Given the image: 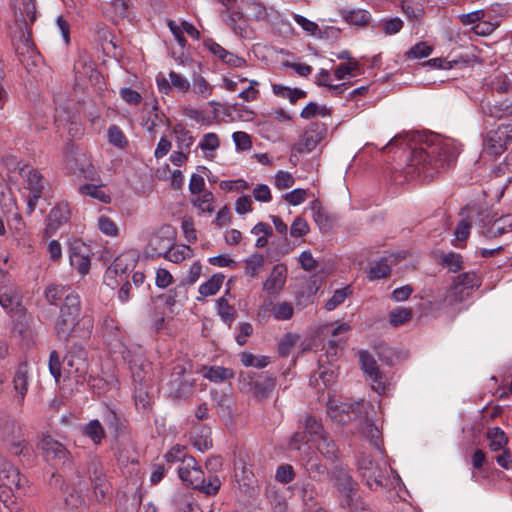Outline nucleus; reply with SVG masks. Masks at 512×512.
<instances>
[{
	"label": "nucleus",
	"mask_w": 512,
	"mask_h": 512,
	"mask_svg": "<svg viewBox=\"0 0 512 512\" xmlns=\"http://www.w3.org/2000/svg\"><path fill=\"white\" fill-rule=\"evenodd\" d=\"M323 129L318 124H311L304 132L300 141L296 144L295 150L299 153H309L313 151L323 138Z\"/></svg>",
	"instance_id": "nucleus-17"
},
{
	"label": "nucleus",
	"mask_w": 512,
	"mask_h": 512,
	"mask_svg": "<svg viewBox=\"0 0 512 512\" xmlns=\"http://www.w3.org/2000/svg\"><path fill=\"white\" fill-rule=\"evenodd\" d=\"M343 18L351 25L364 27L369 23L371 14L364 9H353L346 11Z\"/></svg>",
	"instance_id": "nucleus-36"
},
{
	"label": "nucleus",
	"mask_w": 512,
	"mask_h": 512,
	"mask_svg": "<svg viewBox=\"0 0 512 512\" xmlns=\"http://www.w3.org/2000/svg\"><path fill=\"white\" fill-rule=\"evenodd\" d=\"M361 405L362 403L360 402L347 404L342 402L340 403L335 399H330L328 402V414L333 420L345 423L356 416Z\"/></svg>",
	"instance_id": "nucleus-15"
},
{
	"label": "nucleus",
	"mask_w": 512,
	"mask_h": 512,
	"mask_svg": "<svg viewBox=\"0 0 512 512\" xmlns=\"http://www.w3.org/2000/svg\"><path fill=\"white\" fill-rule=\"evenodd\" d=\"M334 478L339 491L346 497L347 505H351L352 494L355 491V483L351 476L343 469L334 472Z\"/></svg>",
	"instance_id": "nucleus-26"
},
{
	"label": "nucleus",
	"mask_w": 512,
	"mask_h": 512,
	"mask_svg": "<svg viewBox=\"0 0 512 512\" xmlns=\"http://www.w3.org/2000/svg\"><path fill=\"white\" fill-rule=\"evenodd\" d=\"M224 278L225 276L222 273L213 274L206 282L199 286V296L196 297V300L202 302L207 297L216 295L223 285Z\"/></svg>",
	"instance_id": "nucleus-22"
},
{
	"label": "nucleus",
	"mask_w": 512,
	"mask_h": 512,
	"mask_svg": "<svg viewBox=\"0 0 512 512\" xmlns=\"http://www.w3.org/2000/svg\"><path fill=\"white\" fill-rule=\"evenodd\" d=\"M163 121L164 116L158 111L157 107L153 103H146L141 117V126L148 132L155 133L156 128L161 126Z\"/></svg>",
	"instance_id": "nucleus-20"
},
{
	"label": "nucleus",
	"mask_w": 512,
	"mask_h": 512,
	"mask_svg": "<svg viewBox=\"0 0 512 512\" xmlns=\"http://www.w3.org/2000/svg\"><path fill=\"white\" fill-rule=\"evenodd\" d=\"M187 374V366L185 364H177L173 368V372L171 374V384L175 387L178 393L186 392L188 387L193 385V379Z\"/></svg>",
	"instance_id": "nucleus-24"
},
{
	"label": "nucleus",
	"mask_w": 512,
	"mask_h": 512,
	"mask_svg": "<svg viewBox=\"0 0 512 512\" xmlns=\"http://www.w3.org/2000/svg\"><path fill=\"white\" fill-rule=\"evenodd\" d=\"M316 448L318 452L328 460H334L337 457V446L334 441L326 433L316 441Z\"/></svg>",
	"instance_id": "nucleus-32"
},
{
	"label": "nucleus",
	"mask_w": 512,
	"mask_h": 512,
	"mask_svg": "<svg viewBox=\"0 0 512 512\" xmlns=\"http://www.w3.org/2000/svg\"><path fill=\"white\" fill-rule=\"evenodd\" d=\"M242 8L247 11L248 17L263 20L267 17V8L257 0H241Z\"/></svg>",
	"instance_id": "nucleus-35"
},
{
	"label": "nucleus",
	"mask_w": 512,
	"mask_h": 512,
	"mask_svg": "<svg viewBox=\"0 0 512 512\" xmlns=\"http://www.w3.org/2000/svg\"><path fill=\"white\" fill-rule=\"evenodd\" d=\"M272 90L276 96L288 99L292 104L306 95V93L301 89H291L281 84H273Z\"/></svg>",
	"instance_id": "nucleus-40"
},
{
	"label": "nucleus",
	"mask_w": 512,
	"mask_h": 512,
	"mask_svg": "<svg viewBox=\"0 0 512 512\" xmlns=\"http://www.w3.org/2000/svg\"><path fill=\"white\" fill-rule=\"evenodd\" d=\"M295 183V179L291 173L279 170L274 177V185L279 190L291 188Z\"/></svg>",
	"instance_id": "nucleus-58"
},
{
	"label": "nucleus",
	"mask_w": 512,
	"mask_h": 512,
	"mask_svg": "<svg viewBox=\"0 0 512 512\" xmlns=\"http://www.w3.org/2000/svg\"><path fill=\"white\" fill-rule=\"evenodd\" d=\"M358 465L363 478L366 479V483L371 489H376L384 485V480L388 473L386 463L375 464L370 458L362 457L359 459Z\"/></svg>",
	"instance_id": "nucleus-7"
},
{
	"label": "nucleus",
	"mask_w": 512,
	"mask_h": 512,
	"mask_svg": "<svg viewBox=\"0 0 512 512\" xmlns=\"http://www.w3.org/2000/svg\"><path fill=\"white\" fill-rule=\"evenodd\" d=\"M217 310L218 314L221 317V319L226 322L230 323L234 320L235 317V309L233 306H231L225 296L221 297L217 301Z\"/></svg>",
	"instance_id": "nucleus-55"
},
{
	"label": "nucleus",
	"mask_w": 512,
	"mask_h": 512,
	"mask_svg": "<svg viewBox=\"0 0 512 512\" xmlns=\"http://www.w3.org/2000/svg\"><path fill=\"white\" fill-rule=\"evenodd\" d=\"M107 137L108 142L116 148L124 149L127 145V138L117 125H112L108 128Z\"/></svg>",
	"instance_id": "nucleus-49"
},
{
	"label": "nucleus",
	"mask_w": 512,
	"mask_h": 512,
	"mask_svg": "<svg viewBox=\"0 0 512 512\" xmlns=\"http://www.w3.org/2000/svg\"><path fill=\"white\" fill-rule=\"evenodd\" d=\"M0 305L7 312H13L20 306V298L13 291L4 292L0 295Z\"/></svg>",
	"instance_id": "nucleus-56"
},
{
	"label": "nucleus",
	"mask_w": 512,
	"mask_h": 512,
	"mask_svg": "<svg viewBox=\"0 0 512 512\" xmlns=\"http://www.w3.org/2000/svg\"><path fill=\"white\" fill-rule=\"evenodd\" d=\"M486 438L489 442V448L492 451L502 450L508 443L505 432L499 427L489 428L486 433Z\"/></svg>",
	"instance_id": "nucleus-31"
},
{
	"label": "nucleus",
	"mask_w": 512,
	"mask_h": 512,
	"mask_svg": "<svg viewBox=\"0 0 512 512\" xmlns=\"http://www.w3.org/2000/svg\"><path fill=\"white\" fill-rule=\"evenodd\" d=\"M175 240V230L170 225L162 226L150 238L146 253L151 257L164 256Z\"/></svg>",
	"instance_id": "nucleus-6"
},
{
	"label": "nucleus",
	"mask_w": 512,
	"mask_h": 512,
	"mask_svg": "<svg viewBox=\"0 0 512 512\" xmlns=\"http://www.w3.org/2000/svg\"><path fill=\"white\" fill-rule=\"evenodd\" d=\"M190 202L199 214L211 215L215 211V198L210 191L192 196Z\"/></svg>",
	"instance_id": "nucleus-28"
},
{
	"label": "nucleus",
	"mask_w": 512,
	"mask_h": 512,
	"mask_svg": "<svg viewBox=\"0 0 512 512\" xmlns=\"http://www.w3.org/2000/svg\"><path fill=\"white\" fill-rule=\"evenodd\" d=\"M0 483V486L13 488L21 494L25 492L28 480L17 468L0 456Z\"/></svg>",
	"instance_id": "nucleus-8"
},
{
	"label": "nucleus",
	"mask_w": 512,
	"mask_h": 512,
	"mask_svg": "<svg viewBox=\"0 0 512 512\" xmlns=\"http://www.w3.org/2000/svg\"><path fill=\"white\" fill-rule=\"evenodd\" d=\"M330 109L324 105H319L315 102L307 104L300 113L304 119H310L315 116L327 117L330 116Z\"/></svg>",
	"instance_id": "nucleus-47"
},
{
	"label": "nucleus",
	"mask_w": 512,
	"mask_h": 512,
	"mask_svg": "<svg viewBox=\"0 0 512 512\" xmlns=\"http://www.w3.org/2000/svg\"><path fill=\"white\" fill-rule=\"evenodd\" d=\"M49 371L54 379L58 382L62 376L63 363L60 362V356L57 351H51L49 355Z\"/></svg>",
	"instance_id": "nucleus-60"
},
{
	"label": "nucleus",
	"mask_w": 512,
	"mask_h": 512,
	"mask_svg": "<svg viewBox=\"0 0 512 512\" xmlns=\"http://www.w3.org/2000/svg\"><path fill=\"white\" fill-rule=\"evenodd\" d=\"M213 92L211 85L203 76H196L193 79L192 93L201 99H207Z\"/></svg>",
	"instance_id": "nucleus-44"
},
{
	"label": "nucleus",
	"mask_w": 512,
	"mask_h": 512,
	"mask_svg": "<svg viewBox=\"0 0 512 512\" xmlns=\"http://www.w3.org/2000/svg\"><path fill=\"white\" fill-rule=\"evenodd\" d=\"M104 282L110 286L111 288H116L121 285L119 294L120 298L127 299L128 298V280L121 279L120 271L114 266L110 265L105 274H104Z\"/></svg>",
	"instance_id": "nucleus-25"
},
{
	"label": "nucleus",
	"mask_w": 512,
	"mask_h": 512,
	"mask_svg": "<svg viewBox=\"0 0 512 512\" xmlns=\"http://www.w3.org/2000/svg\"><path fill=\"white\" fill-rule=\"evenodd\" d=\"M287 269L284 265H275L263 283V290L269 295H276L282 291L286 283Z\"/></svg>",
	"instance_id": "nucleus-18"
},
{
	"label": "nucleus",
	"mask_w": 512,
	"mask_h": 512,
	"mask_svg": "<svg viewBox=\"0 0 512 512\" xmlns=\"http://www.w3.org/2000/svg\"><path fill=\"white\" fill-rule=\"evenodd\" d=\"M192 256V250L188 245H174L172 244L171 248L168 249L166 254L163 256L170 262L180 263L183 260Z\"/></svg>",
	"instance_id": "nucleus-37"
},
{
	"label": "nucleus",
	"mask_w": 512,
	"mask_h": 512,
	"mask_svg": "<svg viewBox=\"0 0 512 512\" xmlns=\"http://www.w3.org/2000/svg\"><path fill=\"white\" fill-rule=\"evenodd\" d=\"M98 228L102 233L108 236H116L118 234L116 223L105 215L98 218Z\"/></svg>",
	"instance_id": "nucleus-62"
},
{
	"label": "nucleus",
	"mask_w": 512,
	"mask_h": 512,
	"mask_svg": "<svg viewBox=\"0 0 512 512\" xmlns=\"http://www.w3.org/2000/svg\"><path fill=\"white\" fill-rule=\"evenodd\" d=\"M266 308L270 315L278 321H288L294 315V306L288 301L269 302Z\"/></svg>",
	"instance_id": "nucleus-23"
},
{
	"label": "nucleus",
	"mask_w": 512,
	"mask_h": 512,
	"mask_svg": "<svg viewBox=\"0 0 512 512\" xmlns=\"http://www.w3.org/2000/svg\"><path fill=\"white\" fill-rule=\"evenodd\" d=\"M300 340V335L297 333H286L283 335L279 342L278 351L281 356H288L295 345Z\"/></svg>",
	"instance_id": "nucleus-50"
},
{
	"label": "nucleus",
	"mask_w": 512,
	"mask_h": 512,
	"mask_svg": "<svg viewBox=\"0 0 512 512\" xmlns=\"http://www.w3.org/2000/svg\"><path fill=\"white\" fill-rule=\"evenodd\" d=\"M303 427L305 433L308 434L309 436V441L311 442L316 441L317 439L326 434L322 424L312 416L305 417Z\"/></svg>",
	"instance_id": "nucleus-41"
},
{
	"label": "nucleus",
	"mask_w": 512,
	"mask_h": 512,
	"mask_svg": "<svg viewBox=\"0 0 512 512\" xmlns=\"http://www.w3.org/2000/svg\"><path fill=\"white\" fill-rule=\"evenodd\" d=\"M359 359L361 368L371 388L379 395L386 394L391 383L388 377L379 371L375 359L367 351L360 352Z\"/></svg>",
	"instance_id": "nucleus-5"
},
{
	"label": "nucleus",
	"mask_w": 512,
	"mask_h": 512,
	"mask_svg": "<svg viewBox=\"0 0 512 512\" xmlns=\"http://www.w3.org/2000/svg\"><path fill=\"white\" fill-rule=\"evenodd\" d=\"M203 376L213 382H221L234 376L232 370L220 366L203 369Z\"/></svg>",
	"instance_id": "nucleus-42"
},
{
	"label": "nucleus",
	"mask_w": 512,
	"mask_h": 512,
	"mask_svg": "<svg viewBox=\"0 0 512 512\" xmlns=\"http://www.w3.org/2000/svg\"><path fill=\"white\" fill-rule=\"evenodd\" d=\"M44 184V179L38 171L33 169L28 171L25 186V188L29 190L27 197L28 214H31L35 210L38 200L42 197Z\"/></svg>",
	"instance_id": "nucleus-12"
},
{
	"label": "nucleus",
	"mask_w": 512,
	"mask_h": 512,
	"mask_svg": "<svg viewBox=\"0 0 512 512\" xmlns=\"http://www.w3.org/2000/svg\"><path fill=\"white\" fill-rule=\"evenodd\" d=\"M156 83L159 91L163 94H169L174 89L178 93L186 95L191 89L188 78L175 71H170L168 77L159 73L156 77Z\"/></svg>",
	"instance_id": "nucleus-9"
},
{
	"label": "nucleus",
	"mask_w": 512,
	"mask_h": 512,
	"mask_svg": "<svg viewBox=\"0 0 512 512\" xmlns=\"http://www.w3.org/2000/svg\"><path fill=\"white\" fill-rule=\"evenodd\" d=\"M476 284L477 279L474 274L467 273L458 276L457 281L448 292L447 300L451 303L464 300L469 294L468 290L473 288Z\"/></svg>",
	"instance_id": "nucleus-16"
},
{
	"label": "nucleus",
	"mask_w": 512,
	"mask_h": 512,
	"mask_svg": "<svg viewBox=\"0 0 512 512\" xmlns=\"http://www.w3.org/2000/svg\"><path fill=\"white\" fill-rule=\"evenodd\" d=\"M360 64L357 59H349V62L340 64L334 71L338 80H347L359 74Z\"/></svg>",
	"instance_id": "nucleus-33"
},
{
	"label": "nucleus",
	"mask_w": 512,
	"mask_h": 512,
	"mask_svg": "<svg viewBox=\"0 0 512 512\" xmlns=\"http://www.w3.org/2000/svg\"><path fill=\"white\" fill-rule=\"evenodd\" d=\"M80 312V297L75 292L66 295L60 308V315L55 323V332L58 339L67 341L72 334Z\"/></svg>",
	"instance_id": "nucleus-3"
},
{
	"label": "nucleus",
	"mask_w": 512,
	"mask_h": 512,
	"mask_svg": "<svg viewBox=\"0 0 512 512\" xmlns=\"http://www.w3.org/2000/svg\"><path fill=\"white\" fill-rule=\"evenodd\" d=\"M432 51V47L426 42H419L406 52V57L408 59H421L430 56Z\"/></svg>",
	"instance_id": "nucleus-54"
},
{
	"label": "nucleus",
	"mask_w": 512,
	"mask_h": 512,
	"mask_svg": "<svg viewBox=\"0 0 512 512\" xmlns=\"http://www.w3.org/2000/svg\"><path fill=\"white\" fill-rule=\"evenodd\" d=\"M220 146V140L217 134L215 133H207L203 135L202 139L200 140L198 147L202 150H209V151H215Z\"/></svg>",
	"instance_id": "nucleus-63"
},
{
	"label": "nucleus",
	"mask_w": 512,
	"mask_h": 512,
	"mask_svg": "<svg viewBox=\"0 0 512 512\" xmlns=\"http://www.w3.org/2000/svg\"><path fill=\"white\" fill-rule=\"evenodd\" d=\"M73 292L70 287L61 284H51L45 290V298L51 305H56L63 297Z\"/></svg>",
	"instance_id": "nucleus-39"
},
{
	"label": "nucleus",
	"mask_w": 512,
	"mask_h": 512,
	"mask_svg": "<svg viewBox=\"0 0 512 512\" xmlns=\"http://www.w3.org/2000/svg\"><path fill=\"white\" fill-rule=\"evenodd\" d=\"M66 168L71 174L83 177L84 179L91 181L96 180V169L91 163L87 161H80L75 157L68 156L66 158Z\"/></svg>",
	"instance_id": "nucleus-19"
},
{
	"label": "nucleus",
	"mask_w": 512,
	"mask_h": 512,
	"mask_svg": "<svg viewBox=\"0 0 512 512\" xmlns=\"http://www.w3.org/2000/svg\"><path fill=\"white\" fill-rule=\"evenodd\" d=\"M251 234L258 236L255 246L263 248L268 243V237L272 235V228L266 223L259 222L251 229Z\"/></svg>",
	"instance_id": "nucleus-45"
},
{
	"label": "nucleus",
	"mask_w": 512,
	"mask_h": 512,
	"mask_svg": "<svg viewBox=\"0 0 512 512\" xmlns=\"http://www.w3.org/2000/svg\"><path fill=\"white\" fill-rule=\"evenodd\" d=\"M391 272V267L387 258L374 263L369 270V279H381L387 277Z\"/></svg>",
	"instance_id": "nucleus-52"
},
{
	"label": "nucleus",
	"mask_w": 512,
	"mask_h": 512,
	"mask_svg": "<svg viewBox=\"0 0 512 512\" xmlns=\"http://www.w3.org/2000/svg\"><path fill=\"white\" fill-rule=\"evenodd\" d=\"M403 13L413 22H419L424 15V6L421 0H405L401 2Z\"/></svg>",
	"instance_id": "nucleus-30"
},
{
	"label": "nucleus",
	"mask_w": 512,
	"mask_h": 512,
	"mask_svg": "<svg viewBox=\"0 0 512 512\" xmlns=\"http://www.w3.org/2000/svg\"><path fill=\"white\" fill-rule=\"evenodd\" d=\"M174 132H175L177 147L180 150L189 152L191 146L194 143V137L192 136V134L188 130H186L185 128H183L181 126H176L174 128Z\"/></svg>",
	"instance_id": "nucleus-46"
},
{
	"label": "nucleus",
	"mask_w": 512,
	"mask_h": 512,
	"mask_svg": "<svg viewBox=\"0 0 512 512\" xmlns=\"http://www.w3.org/2000/svg\"><path fill=\"white\" fill-rule=\"evenodd\" d=\"M2 440L8 449L16 456H28L30 447L21 425L13 420H7L0 425Z\"/></svg>",
	"instance_id": "nucleus-4"
},
{
	"label": "nucleus",
	"mask_w": 512,
	"mask_h": 512,
	"mask_svg": "<svg viewBox=\"0 0 512 512\" xmlns=\"http://www.w3.org/2000/svg\"><path fill=\"white\" fill-rule=\"evenodd\" d=\"M79 193L83 196H89L102 203H109L110 195L103 189L102 185L84 184L79 187Z\"/></svg>",
	"instance_id": "nucleus-34"
},
{
	"label": "nucleus",
	"mask_w": 512,
	"mask_h": 512,
	"mask_svg": "<svg viewBox=\"0 0 512 512\" xmlns=\"http://www.w3.org/2000/svg\"><path fill=\"white\" fill-rule=\"evenodd\" d=\"M241 363L246 367L265 368L270 364L271 359L265 355H254L249 352H243L240 356Z\"/></svg>",
	"instance_id": "nucleus-43"
},
{
	"label": "nucleus",
	"mask_w": 512,
	"mask_h": 512,
	"mask_svg": "<svg viewBox=\"0 0 512 512\" xmlns=\"http://www.w3.org/2000/svg\"><path fill=\"white\" fill-rule=\"evenodd\" d=\"M23 8L16 7L12 4V9L15 16V22L22 34L28 31L29 25L33 24L36 20V7L34 0H22Z\"/></svg>",
	"instance_id": "nucleus-13"
},
{
	"label": "nucleus",
	"mask_w": 512,
	"mask_h": 512,
	"mask_svg": "<svg viewBox=\"0 0 512 512\" xmlns=\"http://www.w3.org/2000/svg\"><path fill=\"white\" fill-rule=\"evenodd\" d=\"M382 31L386 35H394L401 31L403 28V21L399 17L386 19L381 24Z\"/></svg>",
	"instance_id": "nucleus-64"
},
{
	"label": "nucleus",
	"mask_w": 512,
	"mask_h": 512,
	"mask_svg": "<svg viewBox=\"0 0 512 512\" xmlns=\"http://www.w3.org/2000/svg\"><path fill=\"white\" fill-rule=\"evenodd\" d=\"M274 388V382L270 379H267L263 382L256 381L253 384V396L258 400L266 399Z\"/></svg>",
	"instance_id": "nucleus-53"
},
{
	"label": "nucleus",
	"mask_w": 512,
	"mask_h": 512,
	"mask_svg": "<svg viewBox=\"0 0 512 512\" xmlns=\"http://www.w3.org/2000/svg\"><path fill=\"white\" fill-rule=\"evenodd\" d=\"M441 263L448 270L456 272L461 269L462 257L457 253L450 252L443 255L441 258Z\"/></svg>",
	"instance_id": "nucleus-59"
},
{
	"label": "nucleus",
	"mask_w": 512,
	"mask_h": 512,
	"mask_svg": "<svg viewBox=\"0 0 512 512\" xmlns=\"http://www.w3.org/2000/svg\"><path fill=\"white\" fill-rule=\"evenodd\" d=\"M264 266V257L254 254L245 260V273L251 278H255Z\"/></svg>",
	"instance_id": "nucleus-48"
},
{
	"label": "nucleus",
	"mask_w": 512,
	"mask_h": 512,
	"mask_svg": "<svg viewBox=\"0 0 512 512\" xmlns=\"http://www.w3.org/2000/svg\"><path fill=\"white\" fill-rule=\"evenodd\" d=\"M512 232V215H505L495 220L484 231L487 238H495Z\"/></svg>",
	"instance_id": "nucleus-27"
},
{
	"label": "nucleus",
	"mask_w": 512,
	"mask_h": 512,
	"mask_svg": "<svg viewBox=\"0 0 512 512\" xmlns=\"http://www.w3.org/2000/svg\"><path fill=\"white\" fill-rule=\"evenodd\" d=\"M30 375L27 363H20L15 371L13 378L14 390L19 398V402L23 403L28 391Z\"/></svg>",
	"instance_id": "nucleus-21"
},
{
	"label": "nucleus",
	"mask_w": 512,
	"mask_h": 512,
	"mask_svg": "<svg viewBox=\"0 0 512 512\" xmlns=\"http://www.w3.org/2000/svg\"><path fill=\"white\" fill-rule=\"evenodd\" d=\"M348 294H349L348 287L337 289L334 292V294L332 295V297L327 300V302L325 304L326 309L329 311L335 309L338 305L342 304L345 301Z\"/></svg>",
	"instance_id": "nucleus-61"
},
{
	"label": "nucleus",
	"mask_w": 512,
	"mask_h": 512,
	"mask_svg": "<svg viewBox=\"0 0 512 512\" xmlns=\"http://www.w3.org/2000/svg\"><path fill=\"white\" fill-rule=\"evenodd\" d=\"M71 217V211L67 203L60 202L55 205L46 218L44 237H52L58 229L66 224Z\"/></svg>",
	"instance_id": "nucleus-11"
},
{
	"label": "nucleus",
	"mask_w": 512,
	"mask_h": 512,
	"mask_svg": "<svg viewBox=\"0 0 512 512\" xmlns=\"http://www.w3.org/2000/svg\"><path fill=\"white\" fill-rule=\"evenodd\" d=\"M91 250L82 241L76 240L69 246L70 265L80 274L86 275L91 265Z\"/></svg>",
	"instance_id": "nucleus-10"
},
{
	"label": "nucleus",
	"mask_w": 512,
	"mask_h": 512,
	"mask_svg": "<svg viewBox=\"0 0 512 512\" xmlns=\"http://www.w3.org/2000/svg\"><path fill=\"white\" fill-rule=\"evenodd\" d=\"M412 317V311L408 308H397L390 312L389 322L392 326H399L408 322Z\"/></svg>",
	"instance_id": "nucleus-57"
},
{
	"label": "nucleus",
	"mask_w": 512,
	"mask_h": 512,
	"mask_svg": "<svg viewBox=\"0 0 512 512\" xmlns=\"http://www.w3.org/2000/svg\"><path fill=\"white\" fill-rule=\"evenodd\" d=\"M316 83L320 86L327 87L328 91L334 95H340L344 93L349 87V85L346 82L334 84L331 74L329 73L328 70L325 69H322L318 73L316 77Z\"/></svg>",
	"instance_id": "nucleus-29"
},
{
	"label": "nucleus",
	"mask_w": 512,
	"mask_h": 512,
	"mask_svg": "<svg viewBox=\"0 0 512 512\" xmlns=\"http://www.w3.org/2000/svg\"><path fill=\"white\" fill-rule=\"evenodd\" d=\"M460 153V145L452 139L439 135H429L416 148L413 149L407 163V173L420 174L422 170L431 166V157H437L441 167L451 166Z\"/></svg>",
	"instance_id": "nucleus-1"
},
{
	"label": "nucleus",
	"mask_w": 512,
	"mask_h": 512,
	"mask_svg": "<svg viewBox=\"0 0 512 512\" xmlns=\"http://www.w3.org/2000/svg\"><path fill=\"white\" fill-rule=\"evenodd\" d=\"M179 478L187 486L197 489L205 495H216L221 487V481L217 476H210L205 480L204 472L193 457L183 460L178 468Z\"/></svg>",
	"instance_id": "nucleus-2"
},
{
	"label": "nucleus",
	"mask_w": 512,
	"mask_h": 512,
	"mask_svg": "<svg viewBox=\"0 0 512 512\" xmlns=\"http://www.w3.org/2000/svg\"><path fill=\"white\" fill-rule=\"evenodd\" d=\"M38 447L48 460H58L65 462L70 454L62 443L58 442L50 435L43 436L38 444Z\"/></svg>",
	"instance_id": "nucleus-14"
},
{
	"label": "nucleus",
	"mask_w": 512,
	"mask_h": 512,
	"mask_svg": "<svg viewBox=\"0 0 512 512\" xmlns=\"http://www.w3.org/2000/svg\"><path fill=\"white\" fill-rule=\"evenodd\" d=\"M226 23L235 34L243 36L246 33V21L241 12H232L226 19Z\"/></svg>",
	"instance_id": "nucleus-51"
},
{
	"label": "nucleus",
	"mask_w": 512,
	"mask_h": 512,
	"mask_svg": "<svg viewBox=\"0 0 512 512\" xmlns=\"http://www.w3.org/2000/svg\"><path fill=\"white\" fill-rule=\"evenodd\" d=\"M82 432L91 439L95 445H99L105 437L104 429L98 420H91L83 426Z\"/></svg>",
	"instance_id": "nucleus-38"
}]
</instances>
